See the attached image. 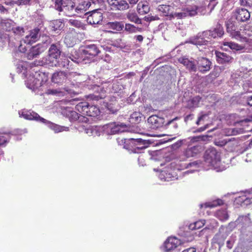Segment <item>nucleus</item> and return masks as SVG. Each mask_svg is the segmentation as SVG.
Returning <instances> with one entry per match:
<instances>
[{
	"label": "nucleus",
	"mask_w": 252,
	"mask_h": 252,
	"mask_svg": "<svg viewBox=\"0 0 252 252\" xmlns=\"http://www.w3.org/2000/svg\"><path fill=\"white\" fill-rule=\"evenodd\" d=\"M201 148L198 146H193L191 148H188L182 154L177 157L174 161L171 163L172 167L178 170H183L189 167H193V169L188 170L185 173H193L195 171L197 170L199 167L198 163L197 161L190 162L189 163H185L187 159L191 157L196 156L199 153Z\"/></svg>",
	"instance_id": "nucleus-1"
},
{
	"label": "nucleus",
	"mask_w": 252,
	"mask_h": 252,
	"mask_svg": "<svg viewBox=\"0 0 252 252\" xmlns=\"http://www.w3.org/2000/svg\"><path fill=\"white\" fill-rule=\"evenodd\" d=\"M52 0L55 2V6L57 10L59 11H64L68 16L74 15L76 13H84L91 5L90 1L85 0L79 2L77 5L71 0L67 1L63 0Z\"/></svg>",
	"instance_id": "nucleus-2"
},
{
	"label": "nucleus",
	"mask_w": 252,
	"mask_h": 252,
	"mask_svg": "<svg viewBox=\"0 0 252 252\" xmlns=\"http://www.w3.org/2000/svg\"><path fill=\"white\" fill-rule=\"evenodd\" d=\"M48 80V74L42 72H35L30 75L26 81L27 87L33 91H43L46 88V83Z\"/></svg>",
	"instance_id": "nucleus-3"
},
{
	"label": "nucleus",
	"mask_w": 252,
	"mask_h": 252,
	"mask_svg": "<svg viewBox=\"0 0 252 252\" xmlns=\"http://www.w3.org/2000/svg\"><path fill=\"white\" fill-rule=\"evenodd\" d=\"M223 34V27L218 23L213 29L203 32L199 36L190 40V42L197 46L205 45L208 40L221 37Z\"/></svg>",
	"instance_id": "nucleus-4"
},
{
	"label": "nucleus",
	"mask_w": 252,
	"mask_h": 252,
	"mask_svg": "<svg viewBox=\"0 0 252 252\" xmlns=\"http://www.w3.org/2000/svg\"><path fill=\"white\" fill-rule=\"evenodd\" d=\"M204 159L206 164L214 167L218 171L224 170V167H220V154L214 148H209L206 151Z\"/></svg>",
	"instance_id": "nucleus-5"
},
{
	"label": "nucleus",
	"mask_w": 252,
	"mask_h": 252,
	"mask_svg": "<svg viewBox=\"0 0 252 252\" xmlns=\"http://www.w3.org/2000/svg\"><path fill=\"white\" fill-rule=\"evenodd\" d=\"M202 9L196 5H188L184 7L181 12H175L170 14L171 18L181 19L187 17H192L197 15L199 13L203 14Z\"/></svg>",
	"instance_id": "nucleus-6"
},
{
	"label": "nucleus",
	"mask_w": 252,
	"mask_h": 252,
	"mask_svg": "<svg viewBox=\"0 0 252 252\" xmlns=\"http://www.w3.org/2000/svg\"><path fill=\"white\" fill-rule=\"evenodd\" d=\"M117 141L119 145H124L123 147L126 149L135 147V149H143L149 144L147 140L141 138L118 139Z\"/></svg>",
	"instance_id": "nucleus-7"
},
{
	"label": "nucleus",
	"mask_w": 252,
	"mask_h": 252,
	"mask_svg": "<svg viewBox=\"0 0 252 252\" xmlns=\"http://www.w3.org/2000/svg\"><path fill=\"white\" fill-rule=\"evenodd\" d=\"M126 125L121 123H110L103 126V132L106 134H115L127 130Z\"/></svg>",
	"instance_id": "nucleus-8"
},
{
	"label": "nucleus",
	"mask_w": 252,
	"mask_h": 252,
	"mask_svg": "<svg viewBox=\"0 0 252 252\" xmlns=\"http://www.w3.org/2000/svg\"><path fill=\"white\" fill-rule=\"evenodd\" d=\"M82 50L87 63L93 61L94 58L100 53L99 49L94 44L87 45Z\"/></svg>",
	"instance_id": "nucleus-9"
},
{
	"label": "nucleus",
	"mask_w": 252,
	"mask_h": 252,
	"mask_svg": "<svg viewBox=\"0 0 252 252\" xmlns=\"http://www.w3.org/2000/svg\"><path fill=\"white\" fill-rule=\"evenodd\" d=\"M226 30L232 38L238 39L240 37L242 38L241 31L238 29L237 23L232 19H229L226 22Z\"/></svg>",
	"instance_id": "nucleus-10"
},
{
	"label": "nucleus",
	"mask_w": 252,
	"mask_h": 252,
	"mask_svg": "<svg viewBox=\"0 0 252 252\" xmlns=\"http://www.w3.org/2000/svg\"><path fill=\"white\" fill-rule=\"evenodd\" d=\"M19 115L20 117H23L27 120H35L40 121L42 123L46 122V120L42 117H40L37 113L33 111L22 110L19 112Z\"/></svg>",
	"instance_id": "nucleus-11"
},
{
	"label": "nucleus",
	"mask_w": 252,
	"mask_h": 252,
	"mask_svg": "<svg viewBox=\"0 0 252 252\" xmlns=\"http://www.w3.org/2000/svg\"><path fill=\"white\" fill-rule=\"evenodd\" d=\"M107 2L113 10H125L129 8V4L126 0H107Z\"/></svg>",
	"instance_id": "nucleus-12"
},
{
	"label": "nucleus",
	"mask_w": 252,
	"mask_h": 252,
	"mask_svg": "<svg viewBox=\"0 0 252 252\" xmlns=\"http://www.w3.org/2000/svg\"><path fill=\"white\" fill-rule=\"evenodd\" d=\"M181 244V241L175 237H169L164 243V250L170 252Z\"/></svg>",
	"instance_id": "nucleus-13"
},
{
	"label": "nucleus",
	"mask_w": 252,
	"mask_h": 252,
	"mask_svg": "<svg viewBox=\"0 0 252 252\" xmlns=\"http://www.w3.org/2000/svg\"><path fill=\"white\" fill-rule=\"evenodd\" d=\"M87 17V22L93 25L100 24L102 22L103 16L102 13L98 10H94L90 12Z\"/></svg>",
	"instance_id": "nucleus-14"
},
{
	"label": "nucleus",
	"mask_w": 252,
	"mask_h": 252,
	"mask_svg": "<svg viewBox=\"0 0 252 252\" xmlns=\"http://www.w3.org/2000/svg\"><path fill=\"white\" fill-rule=\"evenodd\" d=\"M39 32L40 30L38 28H35L29 31V33L23 39L24 44H31L37 41L40 37Z\"/></svg>",
	"instance_id": "nucleus-15"
},
{
	"label": "nucleus",
	"mask_w": 252,
	"mask_h": 252,
	"mask_svg": "<svg viewBox=\"0 0 252 252\" xmlns=\"http://www.w3.org/2000/svg\"><path fill=\"white\" fill-rule=\"evenodd\" d=\"M46 49L45 44H38L32 47L27 54V57L29 60L36 58Z\"/></svg>",
	"instance_id": "nucleus-16"
},
{
	"label": "nucleus",
	"mask_w": 252,
	"mask_h": 252,
	"mask_svg": "<svg viewBox=\"0 0 252 252\" xmlns=\"http://www.w3.org/2000/svg\"><path fill=\"white\" fill-rule=\"evenodd\" d=\"M67 78V74L65 72L63 71H57L52 74L51 81L55 84L62 85L66 82Z\"/></svg>",
	"instance_id": "nucleus-17"
},
{
	"label": "nucleus",
	"mask_w": 252,
	"mask_h": 252,
	"mask_svg": "<svg viewBox=\"0 0 252 252\" xmlns=\"http://www.w3.org/2000/svg\"><path fill=\"white\" fill-rule=\"evenodd\" d=\"M84 55L83 53V50H73L69 56H68V58L73 62L76 63H86V59L84 58Z\"/></svg>",
	"instance_id": "nucleus-18"
},
{
	"label": "nucleus",
	"mask_w": 252,
	"mask_h": 252,
	"mask_svg": "<svg viewBox=\"0 0 252 252\" xmlns=\"http://www.w3.org/2000/svg\"><path fill=\"white\" fill-rule=\"evenodd\" d=\"M158 176L163 181H170L178 179L176 173L171 169L161 171Z\"/></svg>",
	"instance_id": "nucleus-19"
},
{
	"label": "nucleus",
	"mask_w": 252,
	"mask_h": 252,
	"mask_svg": "<svg viewBox=\"0 0 252 252\" xmlns=\"http://www.w3.org/2000/svg\"><path fill=\"white\" fill-rule=\"evenodd\" d=\"M223 49L228 50L229 48L236 51H241L248 47V44L245 42H241L240 44L233 42L224 41L223 42Z\"/></svg>",
	"instance_id": "nucleus-20"
},
{
	"label": "nucleus",
	"mask_w": 252,
	"mask_h": 252,
	"mask_svg": "<svg viewBox=\"0 0 252 252\" xmlns=\"http://www.w3.org/2000/svg\"><path fill=\"white\" fill-rule=\"evenodd\" d=\"M164 119L157 115H152L148 119V122L151 125L153 128L161 127L164 123Z\"/></svg>",
	"instance_id": "nucleus-21"
},
{
	"label": "nucleus",
	"mask_w": 252,
	"mask_h": 252,
	"mask_svg": "<svg viewBox=\"0 0 252 252\" xmlns=\"http://www.w3.org/2000/svg\"><path fill=\"white\" fill-rule=\"evenodd\" d=\"M235 16L238 21L245 22L249 19L250 14L246 9H238L235 11Z\"/></svg>",
	"instance_id": "nucleus-22"
},
{
	"label": "nucleus",
	"mask_w": 252,
	"mask_h": 252,
	"mask_svg": "<svg viewBox=\"0 0 252 252\" xmlns=\"http://www.w3.org/2000/svg\"><path fill=\"white\" fill-rule=\"evenodd\" d=\"M85 132L89 136H99L100 134L101 131H103V126H90L88 128H86L85 130Z\"/></svg>",
	"instance_id": "nucleus-23"
},
{
	"label": "nucleus",
	"mask_w": 252,
	"mask_h": 252,
	"mask_svg": "<svg viewBox=\"0 0 252 252\" xmlns=\"http://www.w3.org/2000/svg\"><path fill=\"white\" fill-rule=\"evenodd\" d=\"M215 55L217 61L220 63H229L232 60L231 57L224 53L216 51Z\"/></svg>",
	"instance_id": "nucleus-24"
},
{
	"label": "nucleus",
	"mask_w": 252,
	"mask_h": 252,
	"mask_svg": "<svg viewBox=\"0 0 252 252\" xmlns=\"http://www.w3.org/2000/svg\"><path fill=\"white\" fill-rule=\"evenodd\" d=\"M197 63L200 71L205 72L210 69L211 62L206 58H199Z\"/></svg>",
	"instance_id": "nucleus-25"
},
{
	"label": "nucleus",
	"mask_w": 252,
	"mask_h": 252,
	"mask_svg": "<svg viewBox=\"0 0 252 252\" xmlns=\"http://www.w3.org/2000/svg\"><path fill=\"white\" fill-rule=\"evenodd\" d=\"M239 31H241L242 38L240 37L238 40H240L241 42H245L249 44L250 41L249 39L247 36H250L252 35V31L250 30L249 28L246 27L242 29H240Z\"/></svg>",
	"instance_id": "nucleus-26"
},
{
	"label": "nucleus",
	"mask_w": 252,
	"mask_h": 252,
	"mask_svg": "<svg viewBox=\"0 0 252 252\" xmlns=\"http://www.w3.org/2000/svg\"><path fill=\"white\" fill-rule=\"evenodd\" d=\"M45 124L49 128L53 130L55 133H58L63 131L68 130V127L62 126L55 124L52 123L47 120H46Z\"/></svg>",
	"instance_id": "nucleus-27"
},
{
	"label": "nucleus",
	"mask_w": 252,
	"mask_h": 252,
	"mask_svg": "<svg viewBox=\"0 0 252 252\" xmlns=\"http://www.w3.org/2000/svg\"><path fill=\"white\" fill-rule=\"evenodd\" d=\"M62 113L63 115L68 117L70 121H76L79 118L78 114L69 107L63 110Z\"/></svg>",
	"instance_id": "nucleus-28"
},
{
	"label": "nucleus",
	"mask_w": 252,
	"mask_h": 252,
	"mask_svg": "<svg viewBox=\"0 0 252 252\" xmlns=\"http://www.w3.org/2000/svg\"><path fill=\"white\" fill-rule=\"evenodd\" d=\"M179 61L180 63L186 66L189 70L191 71H195L196 70V65L194 61L185 58H180Z\"/></svg>",
	"instance_id": "nucleus-29"
},
{
	"label": "nucleus",
	"mask_w": 252,
	"mask_h": 252,
	"mask_svg": "<svg viewBox=\"0 0 252 252\" xmlns=\"http://www.w3.org/2000/svg\"><path fill=\"white\" fill-rule=\"evenodd\" d=\"M150 7L147 1H140L137 5V11L141 15H144L149 12Z\"/></svg>",
	"instance_id": "nucleus-30"
},
{
	"label": "nucleus",
	"mask_w": 252,
	"mask_h": 252,
	"mask_svg": "<svg viewBox=\"0 0 252 252\" xmlns=\"http://www.w3.org/2000/svg\"><path fill=\"white\" fill-rule=\"evenodd\" d=\"M59 57L48 55L45 63L46 64L51 66H57L60 65V62L58 61Z\"/></svg>",
	"instance_id": "nucleus-31"
},
{
	"label": "nucleus",
	"mask_w": 252,
	"mask_h": 252,
	"mask_svg": "<svg viewBox=\"0 0 252 252\" xmlns=\"http://www.w3.org/2000/svg\"><path fill=\"white\" fill-rule=\"evenodd\" d=\"M0 24L2 28L7 31L12 30L15 25V23L10 19H2Z\"/></svg>",
	"instance_id": "nucleus-32"
},
{
	"label": "nucleus",
	"mask_w": 252,
	"mask_h": 252,
	"mask_svg": "<svg viewBox=\"0 0 252 252\" xmlns=\"http://www.w3.org/2000/svg\"><path fill=\"white\" fill-rule=\"evenodd\" d=\"M87 111V113L85 115L91 117H96L98 116L100 113L99 108L96 105H90L89 104H88V110Z\"/></svg>",
	"instance_id": "nucleus-33"
},
{
	"label": "nucleus",
	"mask_w": 252,
	"mask_h": 252,
	"mask_svg": "<svg viewBox=\"0 0 252 252\" xmlns=\"http://www.w3.org/2000/svg\"><path fill=\"white\" fill-rule=\"evenodd\" d=\"M106 26L107 28L116 31H121L124 28L123 24L119 22H109L107 24Z\"/></svg>",
	"instance_id": "nucleus-34"
},
{
	"label": "nucleus",
	"mask_w": 252,
	"mask_h": 252,
	"mask_svg": "<svg viewBox=\"0 0 252 252\" xmlns=\"http://www.w3.org/2000/svg\"><path fill=\"white\" fill-rule=\"evenodd\" d=\"M244 130L242 128H228L224 129V133L227 135H235L243 133Z\"/></svg>",
	"instance_id": "nucleus-35"
},
{
	"label": "nucleus",
	"mask_w": 252,
	"mask_h": 252,
	"mask_svg": "<svg viewBox=\"0 0 252 252\" xmlns=\"http://www.w3.org/2000/svg\"><path fill=\"white\" fill-rule=\"evenodd\" d=\"M88 104L89 103L88 102H81L76 104L75 109L79 113L85 115L87 113V110H88Z\"/></svg>",
	"instance_id": "nucleus-36"
},
{
	"label": "nucleus",
	"mask_w": 252,
	"mask_h": 252,
	"mask_svg": "<svg viewBox=\"0 0 252 252\" xmlns=\"http://www.w3.org/2000/svg\"><path fill=\"white\" fill-rule=\"evenodd\" d=\"M223 204V201L221 199H217L212 202H206L204 204H200V207L201 208H214L217 206Z\"/></svg>",
	"instance_id": "nucleus-37"
},
{
	"label": "nucleus",
	"mask_w": 252,
	"mask_h": 252,
	"mask_svg": "<svg viewBox=\"0 0 252 252\" xmlns=\"http://www.w3.org/2000/svg\"><path fill=\"white\" fill-rule=\"evenodd\" d=\"M143 115L139 112H133L131 114L129 122L132 124H136L139 123L142 119Z\"/></svg>",
	"instance_id": "nucleus-38"
},
{
	"label": "nucleus",
	"mask_w": 252,
	"mask_h": 252,
	"mask_svg": "<svg viewBox=\"0 0 252 252\" xmlns=\"http://www.w3.org/2000/svg\"><path fill=\"white\" fill-rule=\"evenodd\" d=\"M205 224V220H199L192 223H190L189 225V229L191 230L199 229L203 226Z\"/></svg>",
	"instance_id": "nucleus-39"
},
{
	"label": "nucleus",
	"mask_w": 252,
	"mask_h": 252,
	"mask_svg": "<svg viewBox=\"0 0 252 252\" xmlns=\"http://www.w3.org/2000/svg\"><path fill=\"white\" fill-rule=\"evenodd\" d=\"M10 132H4L0 134V145H5L7 143L10 138Z\"/></svg>",
	"instance_id": "nucleus-40"
},
{
	"label": "nucleus",
	"mask_w": 252,
	"mask_h": 252,
	"mask_svg": "<svg viewBox=\"0 0 252 252\" xmlns=\"http://www.w3.org/2000/svg\"><path fill=\"white\" fill-rule=\"evenodd\" d=\"M60 54L61 52L57 46L54 44H52L49 49V55L60 57Z\"/></svg>",
	"instance_id": "nucleus-41"
},
{
	"label": "nucleus",
	"mask_w": 252,
	"mask_h": 252,
	"mask_svg": "<svg viewBox=\"0 0 252 252\" xmlns=\"http://www.w3.org/2000/svg\"><path fill=\"white\" fill-rule=\"evenodd\" d=\"M127 18L130 22L136 24H141V20L135 13H128L127 14Z\"/></svg>",
	"instance_id": "nucleus-42"
},
{
	"label": "nucleus",
	"mask_w": 252,
	"mask_h": 252,
	"mask_svg": "<svg viewBox=\"0 0 252 252\" xmlns=\"http://www.w3.org/2000/svg\"><path fill=\"white\" fill-rule=\"evenodd\" d=\"M158 9L165 16L168 15L170 13V6L168 5H159L158 7Z\"/></svg>",
	"instance_id": "nucleus-43"
},
{
	"label": "nucleus",
	"mask_w": 252,
	"mask_h": 252,
	"mask_svg": "<svg viewBox=\"0 0 252 252\" xmlns=\"http://www.w3.org/2000/svg\"><path fill=\"white\" fill-rule=\"evenodd\" d=\"M47 84H46V88H44V90L43 92H45L46 94H53L58 96L63 95V92L58 89H47Z\"/></svg>",
	"instance_id": "nucleus-44"
},
{
	"label": "nucleus",
	"mask_w": 252,
	"mask_h": 252,
	"mask_svg": "<svg viewBox=\"0 0 252 252\" xmlns=\"http://www.w3.org/2000/svg\"><path fill=\"white\" fill-rule=\"evenodd\" d=\"M216 217L221 220H224L227 219L228 215L225 210H219L216 213Z\"/></svg>",
	"instance_id": "nucleus-45"
},
{
	"label": "nucleus",
	"mask_w": 252,
	"mask_h": 252,
	"mask_svg": "<svg viewBox=\"0 0 252 252\" xmlns=\"http://www.w3.org/2000/svg\"><path fill=\"white\" fill-rule=\"evenodd\" d=\"M236 201L241 202L244 205H248L249 204L252 203V197H246V195L242 197H239L236 198Z\"/></svg>",
	"instance_id": "nucleus-46"
},
{
	"label": "nucleus",
	"mask_w": 252,
	"mask_h": 252,
	"mask_svg": "<svg viewBox=\"0 0 252 252\" xmlns=\"http://www.w3.org/2000/svg\"><path fill=\"white\" fill-rule=\"evenodd\" d=\"M209 136L206 135H200L198 136H194L189 137V139L191 142H194L196 141H205L208 140Z\"/></svg>",
	"instance_id": "nucleus-47"
},
{
	"label": "nucleus",
	"mask_w": 252,
	"mask_h": 252,
	"mask_svg": "<svg viewBox=\"0 0 252 252\" xmlns=\"http://www.w3.org/2000/svg\"><path fill=\"white\" fill-rule=\"evenodd\" d=\"M125 31L129 32V33H134L137 31H140V29L135 27L133 25L130 24H126L125 28Z\"/></svg>",
	"instance_id": "nucleus-48"
},
{
	"label": "nucleus",
	"mask_w": 252,
	"mask_h": 252,
	"mask_svg": "<svg viewBox=\"0 0 252 252\" xmlns=\"http://www.w3.org/2000/svg\"><path fill=\"white\" fill-rule=\"evenodd\" d=\"M64 43L67 46L71 47L75 44V41L72 38L71 34H67L64 38Z\"/></svg>",
	"instance_id": "nucleus-49"
},
{
	"label": "nucleus",
	"mask_w": 252,
	"mask_h": 252,
	"mask_svg": "<svg viewBox=\"0 0 252 252\" xmlns=\"http://www.w3.org/2000/svg\"><path fill=\"white\" fill-rule=\"evenodd\" d=\"M68 23L70 25L77 28L83 29L84 28V26L81 22L77 20L70 19L68 20Z\"/></svg>",
	"instance_id": "nucleus-50"
},
{
	"label": "nucleus",
	"mask_w": 252,
	"mask_h": 252,
	"mask_svg": "<svg viewBox=\"0 0 252 252\" xmlns=\"http://www.w3.org/2000/svg\"><path fill=\"white\" fill-rule=\"evenodd\" d=\"M63 27V24L60 20H55L52 23V28L53 30L56 31L58 30L62 29Z\"/></svg>",
	"instance_id": "nucleus-51"
},
{
	"label": "nucleus",
	"mask_w": 252,
	"mask_h": 252,
	"mask_svg": "<svg viewBox=\"0 0 252 252\" xmlns=\"http://www.w3.org/2000/svg\"><path fill=\"white\" fill-rule=\"evenodd\" d=\"M182 3L180 1V0H172V6L176 10L177 9H180L182 10L184 7L182 5Z\"/></svg>",
	"instance_id": "nucleus-52"
},
{
	"label": "nucleus",
	"mask_w": 252,
	"mask_h": 252,
	"mask_svg": "<svg viewBox=\"0 0 252 252\" xmlns=\"http://www.w3.org/2000/svg\"><path fill=\"white\" fill-rule=\"evenodd\" d=\"M201 100V98L199 96H195L191 99V103L192 104V107H198L199 106V103Z\"/></svg>",
	"instance_id": "nucleus-53"
},
{
	"label": "nucleus",
	"mask_w": 252,
	"mask_h": 252,
	"mask_svg": "<svg viewBox=\"0 0 252 252\" xmlns=\"http://www.w3.org/2000/svg\"><path fill=\"white\" fill-rule=\"evenodd\" d=\"M13 32L18 35H22L24 32V30L23 28L21 27H17L16 28H14L12 30Z\"/></svg>",
	"instance_id": "nucleus-54"
},
{
	"label": "nucleus",
	"mask_w": 252,
	"mask_h": 252,
	"mask_svg": "<svg viewBox=\"0 0 252 252\" xmlns=\"http://www.w3.org/2000/svg\"><path fill=\"white\" fill-rule=\"evenodd\" d=\"M105 97V95L101 94L100 95L91 94L88 96V98L90 100H98L99 99H102Z\"/></svg>",
	"instance_id": "nucleus-55"
},
{
	"label": "nucleus",
	"mask_w": 252,
	"mask_h": 252,
	"mask_svg": "<svg viewBox=\"0 0 252 252\" xmlns=\"http://www.w3.org/2000/svg\"><path fill=\"white\" fill-rule=\"evenodd\" d=\"M185 141L186 140H181L178 141L177 142H176L172 145V148L174 149L179 148L183 145L184 142H185Z\"/></svg>",
	"instance_id": "nucleus-56"
},
{
	"label": "nucleus",
	"mask_w": 252,
	"mask_h": 252,
	"mask_svg": "<svg viewBox=\"0 0 252 252\" xmlns=\"http://www.w3.org/2000/svg\"><path fill=\"white\" fill-rule=\"evenodd\" d=\"M69 61L67 59H64L62 62L60 63V66L68 68L69 67Z\"/></svg>",
	"instance_id": "nucleus-57"
},
{
	"label": "nucleus",
	"mask_w": 252,
	"mask_h": 252,
	"mask_svg": "<svg viewBox=\"0 0 252 252\" xmlns=\"http://www.w3.org/2000/svg\"><path fill=\"white\" fill-rule=\"evenodd\" d=\"M18 50L21 53H25L27 50V47L25 46V44L21 43L18 47Z\"/></svg>",
	"instance_id": "nucleus-58"
},
{
	"label": "nucleus",
	"mask_w": 252,
	"mask_h": 252,
	"mask_svg": "<svg viewBox=\"0 0 252 252\" xmlns=\"http://www.w3.org/2000/svg\"><path fill=\"white\" fill-rule=\"evenodd\" d=\"M31 0H13V2L18 4L24 3L25 4L29 3Z\"/></svg>",
	"instance_id": "nucleus-59"
},
{
	"label": "nucleus",
	"mask_w": 252,
	"mask_h": 252,
	"mask_svg": "<svg viewBox=\"0 0 252 252\" xmlns=\"http://www.w3.org/2000/svg\"><path fill=\"white\" fill-rule=\"evenodd\" d=\"M138 161L139 162V164L142 166H143L145 164V162L144 161V158H143L142 156L139 157L138 158Z\"/></svg>",
	"instance_id": "nucleus-60"
},
{
	"label": "nucleus",
	"mask_w": 252,
	"mask_h": 252,
	"mask_svg": "<svg viewBox=\"0 0 252 252\" xmlns=\"http://www.w3.org/2000/svg\"><path fill=\"white\" fill-rule=\"evenodd\" d=\"M241 2L244 5H250L252 4V0H242Z\"/></svg>",
	"instance_id": "nucleus-61"
},
{
	"label": "nucleus",
	"mask_w": 252,
	"mask_h": 252,
	"mask_svg": "<svg viewBox=\"0 0 252 252\" xmlns=\"http://www.w3.org/2000/svg\"><path fill=\"white\" fill-rule=\"evenodd\" d=\"M182 252H196V250L194 248L191 247L183 251Z\"/></svg>",
	"instance_id": "nucleus-62"
},
{
	"label": "nucleus",
	"mask_w": 252,
	"mask_h": 252,
	"mask_svg": "<svg viewBox=\"0 0 252 252\" xmlns=\"http://www.w3.org/2000/svg\"><path fill=\"white\" fill-rule=\"evenodd\" d=\"M177 119V118H175V119H173V120H171V121H168V122H167V123L166 124V125H170V124H173V126H174V127H175L176 128H177L178 126H177V124H174V123H173V122H174V121L175 120H176Z\"/></svg>",
	"instance_id": "nucleus-63"
},
{
	"label": "nucleus",
	"mask_w": 252,
	"mask_h": 252,
	"mask_svg": "<svg viewBox=\"0 0 252 252\" xmlns=\"http://www.w3.org/2000/svg\"><path fill=\"white\" fill-rule=\"evenodd\" d=\"M248 104L252 106V95L247 98Z\"/></svg>",
	"instance_id": "nucleus-64"
}]
</instances>
